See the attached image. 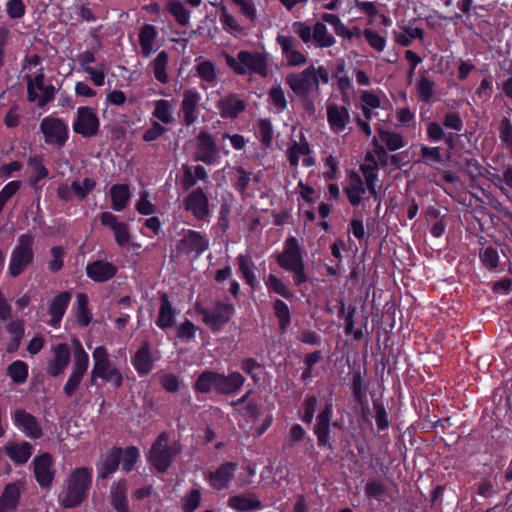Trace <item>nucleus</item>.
Returning a JSON list of instances; mask_svg holds the SVG:
<instances>
[{
  "mask_svg": "<svg viewBox=\"0 0 512 512\" xmlns=\"http://www.w3.org/2000/svg\"><path fill=\"white\" fill-rule=\"evenodd\" d=\"M93 469L91 467H77L71 471L64 481L59 503L70 509L79 506L89 495L92 484Z\"/></svg>",
  "mask_w": 512,
  "mask_h": 512,
  "instance_id": "nucleus-1",
  "label": "nucleus"
},
{
  "mask_svg": "<svg viewBox=\"0 0 512 512\" xmlns=\"http://www.w3.org/2000/svg\"><path fill=\"white\" fill-rule=\"evenodd\" d=\"M227 66L238 75L247 73L267 77L269 73V54L265 52L239 51L237 56L223 53Z\"/></svg>",
  "mask_w": 512,
  "mask_h": 512,
  "instance_id": "nucleus-2",
  "label": "nucleus"
},
{
  "mask_svg": "<svg viewBox=\"0 0 512 512\" xmlns=\"http://www.w3.org/2000/svg\"><path fill=\"white\" fill-rule=\"evenodd\" d=\"M244 382L245 378L239 372H233L226 376L213 371H205L198 377L194 388L202 393L214 390L229 394L239 390Z\"/></svg>",
  "mask_w": 512,
  "mask_h": 512,
  "instance_id": "nucleus-3",
  "label": "nucleus"
},
{
  "mask_svg": "<svg viewBox=\"0 0 512 512\" xmlns=\"http://www.w3.org/2000/svg\"><path fill=\"white\" fill-rule=\"evenodd\" d=\"M93 367L90 380L93 384L96 379L110 383L115 388L123 385L124 377L121 371L112 363L106 347L98 346L92 352Z\"/></svg>",
  "mask_w": 512,
  "mask_h": 512,
  "instance_id": "nucleus-4",
  "label": "nucleus"
},
{
  "mask_svg": "<svg viewBox=\"0 0 512 512\" xmlns=\"http://www.w3.org/2000/svg\"><path fill=\"white\" fill-rule=\"evenodd\" d=\"M276 260L281 268L293 273L295 285L299 286L307 280L303 256L295 237L286 239L283 251L277 254Z\"/></svg>",
  "mask_w": 512,
  "mask_h": 512,
  "instance_id": "nucleus-5",
  "label": "nucleus"
},
{
  "mask_svg": "<svg viewBox=\"0 0 512 512\" xmlns=\"http://www.w3.org/2000/svg\"><path fill=\"white\" fill-rule=\"evenodd\" d=\"M34 236L31 234H22L17 244L12 250L8 273L12 277H17L33 262L34 259Z\"/></svg>",
  "mask_w": 512,
  "mask_h": 512,
  "instance_id": "nucleus-6",
  "label": "nucleus"
},
{
  "mask_svg": "<svg viewBox=\"0 0 512 512\" xmlns=\"http://www.w3.org/2000/svg\"><path fill=\"white\" fill-rule=\"evenodd\" d=\"M169 436L167 433H161L152 445L148 461L159 471L165 472L173 458L180 452L177 444L169 445Z\"/></svg>",
  "mask_w": 512,
  "mask_h": 512,
  "instance_id": "nucleus-7",
  "label": "nucleus"
},
{
  "mask_svg": "<svg viewBox=\"0 0 512 512\" xmlns=\"http://www.w3.org/2000/svg\"><path fill=\"white\" fill-rule=\"evenodd\" d=\"M27 92L28 100L37 103L39 107L45 106L53 99L55 88L51 84H45L42 68H39L33 77H27Z\"/></svg>",
  "mask_w": 512,
  "mask_h": 512,
  "instance_id": "nucleus-8",
  "label": "nucleus"
},
{
  "mask_svg": "<svg viewBox=\"0 0 512 512\" xmlns=\"http://www.w3.org/2000/svg\"><path fill=\"white\" fill-rule=\"evenodd\" d=\"M100 128L97 111L88 106L78 107L73 121V130L83 137L95 136Z\"/></svg>",
  "mask_w": 512,
  "mask_h": 512,
  "instance_id": "nucleus-9",
  "label": "nucleus"
},
{
  "mask_svg": "<svg viewBox=\"0 0 512 512\" xmlns=\"http://www.w3.org/2000/svg\"><path fill=\"white\" fill-rule=\"evenodd\" d=\"M201 100L202 96L195 88H188L184 90L180 111L183 122L186 126L194 125L197 122L199 109L204 107Z\"/></svg>",
  "mask_w": 512,
  "mask_h": 512,
  "instance_id": "nucleus-10",
  "label": "nucleus"
},
{
  "mask_svg": "<svg viewBox=\"0 0 512 512\" xmlns=\"http://www.w3.org/2000/svg\"><path fill=\"white\" fill-rule=\"evenodd\" d=\"M276 43L281 49L286 65L298 67L307 63V56L298 49V44L291 35L278 34Z\"/></svg>",
  "mask_w": 512,
  "mask_h": 512,
  "instance_id": "nucleus-11",
  "label": "nucleus"
},
{
  "mask_svg": "<svg viewBox=\"0 0 512 512\" xmlns=\"http://www.w3.org/2000/svg\"><path fill=\"white\" fill-rule=\"evenodd\" d=\"M41 131L45 141L49 144L62 145L68 138V126L59 119L52 116L45 117L41 121Z\"/></svg>",
  "mask_w": 512,
  "mask_h": 512,
  "instance_id": "nucleus-12",
  "label": "nucleus"
},
{
  "mask_svg": "<svg viewBox=\"0 0 512 512\" xmlns=\"http://www.w3.org/2000/svg\"><path fill=\"white\" fill-rule=\"evenodd\" d=\"M344 190L349 202L353 206L359 205L363 200L371 196H377L375 187L371 190V188L366 185V182L364 183L362 181L360 175L355 172L349 174L348 184Z\"/></svg>",
  "mask_w": 512,
  "mask_h": 512,
  "instance_id": "nucleus-13",
  "label": "nucleus"
},
{
  "mask_svg": "<svg viewBox=\"0 0 512 512\" xmlns=\"http://www.w3.org/2000/svg\"><path fill=\"white\" fill-rule=\"evenodd\" d=\"M286 156L290 166L294 169L298 167L300 160L305 167H311L315 164V160L311 156L309 143L304 137H301L299 141L291 140Z\"/></svg>",
  "mask_w": 512,
  "mask_h": 512,
  "instance_id": "nucleus-14",
  "label": "nucleus"
},
{
  "mask_svg": "<svg viewBox=\"0 0 512 512\" xmlns=\"http://www.w3.org/2000/svg\"><path fill=\"white\" fill-rule=\"evenodd\" d=\"M234 313V307L229 303H218L214 310L202 309L201 314L205 324L213 330H219L225 325Z\"/></svg>",
  "mask_w": 512,
  "mask_h": 512,
  "instance_id": "nucleus-15",
  "label": "nucleus"
},
{
  "mask_svg": "<svg viewBox=\"0 0 512 512\" xmlns=\"http://www.w3.org/2000/svg\"><path fill=\"white\" fill-rule=\"evenodd\" d=\"M286 83L297 95H306L313 90H317L314 72L309 67L299 73L287 75Z\"/></svg>",
  "mask_w": 512,
  "mask_h": 512,
  "instance_id": "nucleus-16",
  "label": "nucleus"
},
{
  "mask_svg": "<svg viewBox=\"0 0 512 512\" xmlns=\"http://www.w3.org/2000/svg\"><path fill=\"white\" fill-rule=\"evenodd\" d=\"M184 207L198 220L209 215V200L202 188H196L184 200Z\"/></svg>",
  "mask_w": 512,
  "mask_h": 512,
  "instance_id": "nucleus-17",
  "label": "nucleus"
},
{
  "mask_svg": "<svg viewBox=\"0 0 512 512\" xmlns=\"http://www.w3.org/2000/svg\"><path fill=\"white\" fill-rule=\"evenodd\" d=\"M14 425L26 436L37 439L42 435V429L37 419L23 409H16L11 414Z\"/></svg>",
  "mask_w": 512,
  "mask_h": 512,
  "instance_id": "nucleus-18",
  "label": "nucleus"
},
{
  "mask_svg": "<svg viewBox=\"0 0 512 512\" xmlns=\"http://www.w3.org/2000/svg\"><path fill=\"white\" fill-rule=\"evenodd\" d=\"M53 357L47 364V373L52 377L62 374L71 360V352L66 343L52 346Z\"/></svg>",
  "mask_w": 512,
  "mask_h": 512,
  "instance_id": "nucleus-19",
  "label": "nucleus"
},
{
  "mask_svg": "<svg viewBox=\"0 0 512 512\" xmlns=\"http://www.w3.org/2000/svg\"><path fill=\"white\" fill-rule=\"evenodd\" d=\"M209 247V241L198 231L188 230L179 240L177 250L181 253L202 254Z\"/></svg>",
  "mask_w": 512,
  "mask_h": 512,
  "instance_id": "nucleus-20",
  "label": "nucleus"
},
{
  "mask_svg": "<svg viewBox=\"0 0 512 512\" xmlns=\"http://www.w3.org/2000/svg\"><path fill=\"white\" fill-rule=\"evenodd\" d=\"M326 116L331 131L337 134L346 129L351 118L349 109L336 103L327 104Z\"/></svg>",
  "mask_w": 512,
  "mask_h": 512,
  "instance_id": "nucleus-21",
  "label": "nucleus"
},
{
  "mask_svg": "<svg viewBox=\"0 0 512 512\" xmlns=\"http://www.w3.org/2000/svg\"><path fill=\"white\" fill-rule=\"evenodd\" d=\"M360 102L364 117L370 120L374 115V110L384 109L388 101L382 90H364L360 94Z\"/></svg>",
  "mask_w": 512,
  "mask_h": 512,
  "instance_id": "nucleus-22",
  "label": "nucleus"
},
{
  "mask_svg": "<svg viewBox=\"0 0 512 512\" xmlns=\"http://www.w3.org/2000/svg\"><path fill=\"white\" fill-rule=\"evenodd\" d=\"M236 469V463H223L214 472L208 473L206 480L216 490L226 489L233 479Z\"/></svg>",
  "mask_w": 512,
  "mask_h": 512,
  "instance_id": "nucleus-23",
  "label": "nucleus"
},
{
  "mask_svg": "<svg viewBox=\"0 0 512 512\" xmlns=\"http://www.w3.org/2000/svg\"><path fill=\"white\" fill-rule=\"evenodd\" d=\"M71 301V293L70 292H61L57 294L50 301L48 307V314L50 319L48 324L54 328H58L60 326L61 320L69 306Z\"/></svg>",
  "mask_w": 512,
  "mask_h": 512,
  "instance_id": "nucleus-24",
  "label": "nucleus"
},
{
  "mask_svg": "<svg viewBox=\"0 0 512 512\" xmlns=\"http://www.w3.org/2000/svg\"><path fill=\"white\" fill-rule=\"evenodd\" d=\"M52 464V457L48 453H44L33 460L34 475L42 487L49 486L54 478Z\"/></svg>",
  "mask_w": 512,
  "mask_h": 512,
  "instance_id": "nucleus-25",
  "label": "nucleus"
},
{
  "mask_svg": "<svg viewBox=\"0 0 512 512\" xmlns=\"http://www.w3.org/2000/svg\"><path fill=\"white\" fill-rule=\"evenodd\" d=\"M85 271L91 280L102 283L109 281L115 276L117 267L110 262L96 260L87 264Z\"/></svg>",
  "mask_w": 512,
  "mask_h": 512,
  "instance_id": "nucleus-26",
  "label": "nucleus"
},
{
  "mask_svg": "<svg viewBox=\"0 0 512 512\" xmlns=\"http://www.w3.org/2000/svg\"><path fill=\"white\" fill-rule=\"evenodd\" d=\"M196 64L194 69L197 76L201 79V87L205 89V83L210 87L216 86L219 79V70L216 64L210 60H206L203 57H198L195 60Z\"/></svg>",
  "mask_w": 512,
  "mask_h": 512,
  "instance_id": "nucleus-27",
  "label": "nucleus"
},
{
  "mask_svg": "<svg viewBox=\"0 0 512 512\" xmlns=\"http://www.w3.org/2000/svg\"><path fill=\"white\" fill-rule=\"evenodd\" d=\"M332 417V404L327 403L323 411L319 414L317 418V424L314 428V433L317 436V441L319 446L328 447L332 449V445L330 443L329 431H330V420Z\"/></svg>",
  "mask_w": 512,
  "mask_h": 512,
  "instance_id": "nucleus-28",
  "label": "nucleus"
},
{
  "mask_svg": "<svg viewBox=\"0 0 512 512\" xmlns=\"http://www.w3.org/2000/svg\"><path fill=\"white\" fill-rule=\"evenodd\" d=\"M217 108L222 118H236L246 108V103L237 94L230 93L222 97Z\"/></svg>",
  "mask_w": 512,
  "mask_h": 512,
  "instance_id": "nucleus-29",
  "label": "nucleus"
},
{
  "mask_svg": "<svg viewBox=\"0 0 512 512\" xmlns=\"http://www.w3.org/2000/svg\"><path fill=\"white\" fill-rule=\"evenodd\" d=\"M216 151V145L212 136L206 131H201L197 137L195 159L205 163H211L216 156Z\"/></svg>",
  "mask_w": 512,
  "mask_h": 512,
  "instance_id": "nucleus-30",
  "label": "nucleus"
},
{
  "mask_svg": "<svg viewBox=\"0 0 512 512\" xmlns=\"http://www.w3.org/2000/svg\"><path fill=\"white\" fill-rule=\"evenodd\" d=\"M131 363L139 375L149 374L154 365V359L150 351V345L145 342L135 353L131 359Z\"/></svg>",
  "mask_w": 512,
  "mask_h": 512,
  "instance_id": "nucleus-31",
  "label": "nucleus"
},
{
  "mask_svg": "<svg viewBox=\"0 0 512 512\" xmlns=\"http://www.w3.org/2000/svg\"><path fill=\"white\" fill-rule=\"evenodd\" d=\"M21 495L18 483H8L0 495V512H12L17 508Z\"/></svg>",
  "mask_w": 512,
  "mask_h": 512,
  "instance_id": "nucleus-32",
  "label": "nucleus"
},
{
  "mask_svg": "<svg viewBox=\"0 0 512 512\" xmlns=\"http://www.w3.org/2000/svg\"><path fill=\"white\" fill-rule=\"evenodd\" d=\"M4 450L7 456L16 464L26 463L32 455V446L26 441L9 442Z\"/></svg>",
  "mask_w": 512,
  "mask_h": 512,
  "instance_id": "nucleus-33",
  "label": "nucleus"
},
{
  "mask_svg": "<svg viewBox=\"0 0 512 512\" xmlns=\"http://www.w3.org/2000/svg\"><path fill=\"white\" fill-rule=\"evenodd\" d=\"M89 363H83L82 361L73 362L72 371L68 377L67 382L64 385V393L66 396L71 397L79 388L80 383L87 372Z\"/></svg>",
  "mask_w": 512,
  "mask_h": 512,
  "instance_id": "nucleus-34",
  "label": "nucleus"
},
{
  "mask_svg": "<svg viewBox=\"0 0 512 512\" xmlns=\"http://www.w3.org/2000/svg\"><path fill=\"white\" fill-rule=\"evenodd\" d=\"M121 454V449L114 447L101 459L97 467L99 478L105 479L117 470Z\"/></svg>",
  "mask_w": 512,
  "mask_h": 512,
  "instance_id": "nucleus-35",
  "label": "nucleus"
},
{
  "mask_svg": "<svg viewBox=\"0 0 512 512\" xmlns=\"http://www.w3.org/2000/svg\"><path fill=\"white\" fill-rule=\"evenodd\" d=\"M207 179L208 173L203 166H183V176L181 179V183L185 190H189L190 188H192L197 183V181H206Z\"/></svg>",
  "mask_w": 512,
  "mask_h": 512,
  "instance_id": "nucleus-36",
  "label": "nucleus"
},
{
  "mask_svg": "<svg viewBox=\"0 0 512 512\" xmlns=\"http://www.w3.org/2000/svg\"><path fill=\"white\" fill-rule=\"evenodd\" d=\"M176 312L170 303L168 296L162 294L160 297L159 315L156 320V325L161 329H167L173 326L175 322Z\"/></svg>",
  "mask_w": 512,
  "mask_h": 512,
  "instance_id": "nucleus-37",
  "label": "nucleus"
},
{
  "mask_svg": "<svg viewBox=\"0 0 512 512\" xmlns=\"http://www.w3.org/2000/svg\"><path fill=\"white\" fill-rule=\"evenodd\" d=\"M228 506L237 512L258 510L261 502L254 495H235L228 499Z\"/></svg>",
  "mask_w": 512,
  "mask_h": 512,
  "instance_id": "nucleus-38",
  "label": "nucleus"
},
{
  "mask_svg": "<svg viewBox=\"0 0 512 512\" xmlns=\"http://www.w3.org/2000/svg\"><path fill=\"white\" fill-rule=\"evenodd\" d=\"M157 35L156 28L151 24H145L141 28L139 33V43L141 53L145 58L149 57L155 51L154 43Z\"/></svg>",
  "mask_w": 512,
  "mask_h": 512,
  "instance_id": "nucleus-39",
  "label": "nucleus"
},
{
  "mask_svg": "<svg viewBox=\"0 0 512 512\" xmlns=\"http://www.w3.org/2000/svg\"><path fill=\"white\" fill-rule=\"evenodd\" d=\"M126 491L127 487L124 480L118 481L111 487V504L117 512H129Z\"/></svg>",
  "mask_w": 512,
  "mask_h": 512,
  "instance_id": "nucleus-40",
  "label": "nucleus"
},
{
  "mask_svg": "<svg viewBox=\"0 0 512 512\" xmlns=\"http://www.w3.org/2000/svg\"><path fill=\"white\" fill-rule=\"evenodd\" d=\"M88 302V296L86 294L78 293L76 295L74 312L76 321L81 327H87L92 320V313L88 308Z\"/></svg>",
  "mask_w": 512,
  "mask_h": 512,
  "instance_id": "nucleus-41",
  "label": "nucleus"
},
{
  "mask_svg": "<svg viewBox=\"0 0 512 512\" xmlns=\"http://www.w3.org/2000/svg\"><path fill=\"white\" fill-rule=\"evenodd\" d=\"M168 62V53L166 51H161L150 63V66L154 73V77L156 78L157 81H159L162 84H166L169 82V76L167 73Z\"/></svg>",
  "mask_w": 512,
  "mask_h": 512,
  "instance_id": "nucleus-42",
  "label": "nucleus"
},
{
  "mask_svg": "<svg viewBox=\"0 0 512 512\" xmlns=\"http://www.w3.org/2000/svg\"><path fill=\"white\" fill-rule=\"evenodd\" d=\"M173 108L172 101L159 99L154 102V111L152 115L159 122L164 124H170L173 122Z\"/></svg>",
  "mask_w": 512,
  "mask_h": 512,
  "instance_id": "nucleus-43",
  "label": "nucleus"
},
{
  "mask_svg": "<svg viewBox=\"0 0 512 512\" xmlns=\"http://www.w3.org/2000/svg\"><path fill=\"white\" fill-rule=\"evenodd\" d=\"M313 41L319 48H328L336 43V39L322 22H317L313 26Z\"/></svg>",
  "mask_w": 512,
  "mask_h": 512,
  "instance_id": "nucleus-44",
  "label": "nucleus"
},
{
  "mask_svg": "<svg viewBox=\"0 0 512 512\" xmlns=\"http://www.w3.org/2000/svg\"><path fill=\"white\" fill-rule=\"evenodd\" d=\"M112 204L111 207L115 211H122L129 200L130 193L127 185L115 184L110 189Z\"/></svg>",
  "mask_w": 512,
  "mask_h": 512,
  "instance_id": "nucleus-45",
  "label": "nucleus"
},
{
  "mask_svg": "<svg viewBox=\"0 0 512 512\" xmlns=\"http://www.w3.org/2000/svg\"><path fill=\"white\" fill-rule=\"evenodd\" d=\"M378 139L389 151L399 150L405 145L402 135L395 131L379 129Z\"/></svg>",
  "mask_w": 512,
  "mask_h": 512,
  "instance_id": "nucleus-46",
  "label": "nucleus"
},
{
  "mask_svg": "<svg viewBox=\"0 0 512 512\" xmlns=\"http://www.w3.org/2000/svg\"><path fill=\"white\" fill-rule=\"evenodd\" d=\"M167 9L179 25L187 26L189 24L190 12L182 2L178 0L170 1L167 4Z\"/></svg>",
  "mask_w": 512,
  "mask_h": 512,
  "instance_id": "nucleus-47",
  "label": "nucleus"
},
{
  "mask_svg": "<svg viewBox=\"0 0 512 512\" xmlns=\"http://www.w3.org/2000/svg\"><path fill=\"white\" fill-rule=\"evenodd\" d=\"M239 269L248 285L254 287L256 283V277L254 274V263L251 257L247 255H239L237 257Z\"/></svg>",
  "mask_w": 512,
  "mask_h": 512,
  "instance_id": "nucleus-48",
  "label": "nucleus"
},
{
  "mask_svg": "<svg viewBox=\"0 0 512 512\" xmlns=\"http://www.w3.org/2000/svg\"><path fill=\"white\" fill-rule=\"evenodd\" d=\"M265 285L269 292L276 293L281 295L282 297L289 299L292 297V293L290 292L287 285L277 276L273 274H269L265 280Z\"/></svg>",
  "mask_w": 512,
  "mask_h": 512,
  "instance_id": "nucleus-49",
  "label": "nucleus"
},
{
  "mask_svg": "<svg viewBox=\"0 0 512 512\" xmlns=\"http://www.w3.org/2000/svg\"><path fill=\"white\" fill-rule=\"evenodd\" d=\"M7 373L15 383H24L28 378V365L24 361L16 360L8 366Z\"/></svg>",
  "mask_w": 512,
  "mask_h": 512,
  "instance_id": "nucleus-50",
  "label": "nucleus"
},
{
  "mask_svg": "<svg viewBox=\"0 0 512 512\" xmlns=\"http://www.w3.org/2000/svg\"><path fill=\"white\" fill-rule=\"evenodd\" d=\"M426 218L427 221L431 224V234L436 238L441 237L444 233L445 225L443 219L439 215L438 210H436L435 208L427 209Z\"/></svg>",
  "mask_w": 512,
  "mask_h": 512,
  "instance_id": "nucleus-51",
  "label": "nucleus"
},
{
  "mask_svg": "<svg viewBox=\"0 0 512 512\" xmlns=\"http://www.w3.org/2000/svg\"><path fill=\"white\" fill-rule=\"evenodd\" d=\"M366 185L373 190L377 180V163L372 156H367L365 163L361 165Z\"/></svg>",
  "mask_w": 512,
  "mask_h": 512,
  "instance_id": "nucleus-52",
  "label": "nucleus"
},
{
  "mask_svg": "<svg viewBox=\"0 0 512 512\" xmlns=\"http://www.w3.org/2000/svg\"><path fill=\"white\" fill-rule=\"evenodd\" d=\"M434 86V81L425 76H421L416 83L418 98L423 102H429L433 96Z\"/></svg>",
  "mask_w": 512,
  "mask_h": 512,
  "instance_id": "nucleus-53",
  "label": "nucleus"
},
{
  "mask_svg": "<svg viewBox=\"0 0 512 512\" xmlns=\"http://www.w3.org/2000/svg\"><path fill=\"white\" fill-rule=\"evenodd\" d=\"M108 71V66L101 63L95 67H85L83 72L89 76L90 80L95 86L101 87L105 84V78Z\"/></svg>",
  "mask_w": 512,
  "mask_h": 512,
  "instance_id": "nucleus-54",
  "label": "nucleus"
},
{
  "mask_svg": "<svg viewBox=\"0 0 512 512\" xmlns=\"http://www.w3.org/2000/svg\"><path fill=\"white\" fill-rule=\"evenodd\" d=\"M96 182L92 178H84L81 181H73L71 189L75 195L83 200L95 188Z\"/></svg>",
  "mask_w": 512,
  "mask_h": 512,
  "instance_id": "nucleus-55",
  "label": "nucleus"
},
{
  "mask_svg": "<svg viewBox=\"0 0 512 512\" xmlns=\"http://www.w3.org/2000/svg\"><path fill=\"white\" fill-rule=\"evenodd\" d=\"M220 22L222 23L223 28L233 35H238L243 32L242 26L234 16L228 13L225 8L221 11Z\"/></svg>",
  "mask_w": 512,
  "mask_h": 512,
  "instance_id": "nucleus-56",
  "label": "nucleus"
},
{
  "mask_svg": "<svg viewBox=\"0 0 512 512\" xmlns=\"http://www.w3.org/2000/svg\"><path fill=\"white\" fill-rule=\"evenodd\" d=\"M202 494L199 489H192L183 498V510L194 512L200 505Z\"/></svg>",
  "mask_w": 512,
  "mask_h": 512,
  "instance_id": "nucleus-57",
  "label": "nucleus"
},
{
  "mask_svg": "<svg viewBox=\"0 0 512 512\" xmlns=\"http://www.w3.org/2000/svg\"><path fill=\"white\" fill-rule=\"evenodd\" d=\"M270 102L278 111H283L287 107V100L284 90L281 86L272 87L268 93Z\"/></svg>",
  "mask_w": 512,
  "mask_h": 512,
  "instance_id": "nucleus-58",
  "label": "nucleus"
},
{
  "mask_svg": "<svg viewBox=\"0 0 512 512\" xmlns=\"http://www.w3.org/2000/svg\"><path fill=\"white\" fill-rule=\"evenodd\" d=\"M274 312L279 319L281 329H285L290 323V310L282 300H276L274 303Z\"/></svg>",
  "mask_w": 512,
  "mask_h": 512,
  "instance_id": "nucleus-59",
  "label": "nucleus"
},
{
  "mask_svg": "<svg viewBox=\"0 0 512 512\" xmlns=\"http://www.w3.org/2000/svg\"><path fill=\"white\" fill-rule=\"evenodd\" d=\"M140 453L138 448L132 446L128 447L122 457V469L126 472H129L133 469L134 465L136 464L137 460L139 459Z\"/></svg>",
  "mask_w": 512,
  "mask_h": 512,
  "instance_id": "nucleus-60",
  "label": "nucleus"
},
{
  "mask_svg": "<svg viewBox=\"0 0 512 512\" xmlns=\"http://www.w3.org/2000/svg\"><path fill=\"white\" fill-rule=\"evenodd\" d=\"M363 35L366 39V41L369 43V45L377 50V51H383L386 46V40L384 37H382L377 32L371 30V29H365L363 32Z\"/></svg>",
  "mask_w": 512,
  "mask_h": 512,
  "instance_id": "nucleus-61",
  "label": "nucleus"
},
{
  "mask_svg": "<svg viewBox=\"0 0 512 512\" xmlns=\"http://www.w3.org/2000/svg\"><path fill=\"white\" fill-rule=\"evenodd\" d=\"M292 28L303 43L307 44L313 40V27H310L304 22L296 21L292 24Z\"/></svg>",
  "mask_w": 512,
  "mask_h": 512,
  "instance_id": "nucleus-62",
  "label": "nucleus"
},
{
  "mask_svg": "<svg viewBox=\"0 0 512 512\" xmlns=\"http://www.w3.org/2000/svg\"><path fill=\"white\" fill-rule=\"evenodd\" d=\"M50 253L52 259L48 263V268L52 272H58L63 267L64 250L60 246H54Z\"/></svg>",
  "mask_w": 512,
  "mask_h": 512,
  "instance_id": "nucleus-63",
  "label": "nucleus"
},
{
  "mask_svg": "<svg viewBox=\"0 0 512 512\" xmlns=\"http://www.w3.org/2000/svg\"><path fill=\"white\" fill-rule=\"evenodd\" d=\"M6 12L12 19H18L25 14V5L22 0H10L6 5Z\"/></svg>",
  "mask_w": 512,
  "mask_h": 512,
  "instance_id": "nucleus-64",
  "label": "nucleus"
}]
</instances>
